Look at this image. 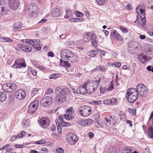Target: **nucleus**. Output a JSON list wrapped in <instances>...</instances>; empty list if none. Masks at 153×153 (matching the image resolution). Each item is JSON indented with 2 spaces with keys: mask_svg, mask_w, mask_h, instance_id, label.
<instances>
[{
  "mask_svg": "<svg viewBox=\"0 0 153 153\" xmlns=\"http://www.w3.org/2000/svg\"><path fill=\"white\" fill-rule=\"evenodd\" d=\"M72 53L69 50L65 49L63 50L61 52V58L64 59L68 60Z\"/></svg>",
  "mask_w": 153,
  "mask_h": 153,
  "instance_id": "4468645a",
  "label": "nucleus"
},
{
  "mask_svg": "<svg viewBox=\"0 0 153 153\" xmlns=\"http://www.w3.org/2000/svg\"><path fill=\"white\" fill-rule=\"evenodd\" d=\"M73 109L72 107H70L66 110V112L67 113L71 114L74 112Z\"/></svg>",
  "mask_w": 153,
  "mask_h": 153,
  "instance_id": "5fc2aeb1",
  "label": "nucleus"
},
{
  "mask_svg": "<svg viewBox=\"0 0 153 153\" xmlns=\"http://www.w3.org/2000/svg\"><path fill=\"white\" fill-rule=\"evenodd\" d=\"M120 29L124 33H127L128 32V30L126 28L121 26L120 27Z\"/></svg>",
  "mask_w": 153,
  "mask_h": 153,
  "instance_id": "49530a36",
  "label": "nucleus"
},
{
  "mask_svg": "<svg viewBox=\"0 0 153 153\" xmlns=\"http://www.w3.org/2000/svg\"><path fill=\"white\" fill-rule=\"evenodd\" d=\"M56 151L57 153H63L64 152L63 149L61 147L57 148L56 149Z\"/></svg>",
  "mask_w": 153,
  "mask_h": 153,
  "instance_id": "de8ad7c7",
  "label": "nucleus"
},
{
  "mask_svg": "<svg viewBox=\"0 0 153 153\" xmlns=\"http://www.w3.org/2000/svg\"><path fill=\"white\" fill-rule=\"evenodd\" d=\"M88 135L90 139H91L94 136V134L92 132H90L88 133Z\"/></svg>",
  "mask_w": 153,
  "mask_h": 153,
  "instance_id": "13d9d810",
  "label": "nucleus"
},
{
  "mask_svg": "<svg viewBox=\"0 0 153 153\" xmlns=\"http://www.w3.org/2000/svg\"><path fill=\"white\" fill-rule=\"evenodd\" d=\"M119 115L121 120H125L126 119V116L123 112L122 111H120L119 114Z\"/></svg>",
  "mask_w": 153,
  "mask_h": 153,
  "instance_id": "58836bf2",
  "label": "nucleus"
},
{
  "mask_svg": "<svg viewBox=\"0 0 153 153\" xmlns=\"http://www.w3.org/2000/svg\"><path fill=\"white\" fill-rule=\"evenodd\" d=\"M53 90L51 88H49L47 90V93L49 94H50L53 93Z\"/></svg>",
  "mask_w": 153,
  "mask_h": 153,
  "instance_id": "4d7b16f0",
  "label": "nucleus"
},
{
  "mask_svg": "<svg viewBox=\"0 0 153 153\" xmlns=\"http://www.w3.org/2000/svg\"><path fill=\"white\" fill-rule=\"evenodd\" d=\"M64 117L67 120H70L73 119L74 116L73 115L67 113L64 115Z\"/></svg>",
  "mask_w": 153,
  "mask_h": 153,
  "instance_id": "72a5a7b5",
  "label": "nucleus"
},
{
  "mask_svg": "<svg viewBox=\"0 0 153 153\" xmlns=\"http://www.w3.org/2000/svg\"><path fill=\"white\" fill-rule=\"evenodd\" d=\"M138 58L141 62L143 64H144L146 62H148L151 59L150 57L147 56L143 54L140 55L138 57Z\"/></svg>",
  "mask_w": 153,
  "mask_h": 153,
  "instance_id": "6ab92c4d",
  "label": "nucleus"
},
{
  "mask_svg": "<svg viewBox=\"0 0 153 153\" xmlns=\"http://www.w3.org/2000/svg\"><path fill=\"white\" fill-rule=\"evenodd\" d=\"M59 65L64 67L66 68H68L71 67L70 64L67 61H64L62 59H60Z\"/></svg>",
  "mask_w": 153,
  "mask_h": 153,
  "instance_id": "5701e85b",
  "label": "nucleus"
},
{
  "mask_svg": "<svg viewBox=\"0 0 153 153\" xmlns=\"http://www.w3.org/2000/svg\"><path fill=\"white\" fill-rule=\"evenodd\" d=\"M45 143V140H42L36 141L34 143L36 144H41L44 143Z\"/></svg>",
  "mask_w": 153,
  "mask_h": 153,
  "instance_id": "c03bdc74",
  "label": "nucleus"
},
{
  "mask_svg": "<svg viewBox=\"0 0 153 153\" xmlns=\"http://www.w3.org/2000/svg\"><path fill=\"white\" fill-rule=\"evenodd\" d=\"M14 146L17 148H22L24 147V145H19L16 144L14 145Z\"/></svg>",
  "mask_w": 153,
  "mask_h": 153,
  "instance_id": "052dcab7",
  "label": "nucleus"
},
{
  "mask_svg": "<svg viewBox=\"0 0 153 153\" xmlns=\"http://www.w3.org/2000/svg\"><path fill=\"white\" fill-rule=\"evenodd\" d=\"M52 16L55 18L58 17L61 14V12L60 10L56 8H53L51 11Z\"/></svg>",
  "mask_w": 153,
  "mask_h": 153,
  "instance_id": "aec40b11",
  "label": "nucleus"
},
{
  "mask_svg": "<svg viewBox=\"0 0 153 153\" xmlns=\"http://www.w3.org/2000/svg\"><path fill=\"white\" fill-rule=\"evenodd\" d=\"M99 69L102 72H104L106 71V68L104 66L100 65L99 66Z\"/></svg>",
  "mask_w": 153,
  "mask_h": 153,
  "instance_id": "864d4df0",
  "label": "nucleus"
},
{
  "mask_svg": "<svg viewBox=\"0 0 153 153\" xmlns=\"http://www.w3.org/2000/svg\"><path fill=\"white\" fill-rule=\"evenodd\" d=\"M75 14L77 17H81L83 16V13L79 11H77Z\"/></svg>",
  "mask_w": 153,
  "mask_h": 153,
  "instance_id": "37998d69",
  "label": "nucleus"
},
{
  "mask_svg": "<svg viewBox=\"0 0 153 153\" xmlns=\"http://www.w3.org/2000/svg\"><path fill=\"white\" fill-rule=\"evenodd\" d=\"M88 54L91 56L94 57L97 54V53L96 51L92 50L89 52Z\"/></svg>",
  "mask_w": 153,
  "mask_h": 153,
  "instance_id": "c9c22d12",
  "label": "nucleus"
},
{
  "mask_svg": "<svg viewBox=\"0 0 153 153\" xmlns=\"http://www.w3.org/2000/svg\"><path fill=\"white\" fill-rule=\"evenodd\" d=\"M104 119L105 123L108 127L114 125L117 122L116 117L113 114L109 115L107 118H105Z\"/></svg>",
  "mask_w": 153,
  "mask_h": 153,
  "instance_id": "6e6552de",
  "label": "nucleus"
},
{
  "mask_svg": "<svg viewBox=\"0 0 153 153\" xmlns=\"http://www.w3.org/2000/svg\"><path fill=\"white\" fill-rule=\"evenodd\" d=\"M110 35L112 38H115L118 41H121L123 40V37L116 30H113L111 33Z\"/></svg>",
  "mask_w": 153,
  "mask_h": 153,
  "instance_id": "f3484780",
  "label": "nucleus"
},
{
  "mask_svg": "<svg viewBox=\"0 0 153 153\" xmlns=\"http://www.w3.org/2000/svg\"><path fill=\"white\" fill-rule=\"evenodd\" d=\"M91 33H88L84 35L83 36V40L85 42H87L89 41L91 39Z\"/></svg>",
  "mask_w": 153,
  "mask_h": 153,
  "instance_id": "c85d7f7f",
  "label": "nucleus"
},
{
  "mask_svg": "<svg viewBox=\"0 0 153 153\" xmlns=\"http://www.w3.org/2000/svg\"><path fill=\"white\" fill-rule=\"evenodd\" d=\"M138 95L142 97H146L148 93L147 88L144 85L140 84H138L136 90Z\"/></svg>",
  "mask_w": 153,
  "mask_h": 153,
  "instance_id": "20e7f679",
  "label": "nucleus"
},
{
  "mask_svg": "<svg viewBox=\"0 0 153 153\" xmlns=\"http://www.w3.org/2000/svg\"><path fill=\"white\" fill-rule=\"evenodd\" d=\"M106 88H105L103 87H100V93H104L106 90Z\"/></svg>",
  "mask_w": 153,
  "mask_h": 153,
  "instance_id": "6e6d98bb",
  "label": "nucleus"
},
{
  "mask_svg": "<svg viewBox=\"0 0 153 153\" xmlns=\"http://www.w3.org/2000/svg\"><path fill=\"white\" fill-rule=\"evenodd\" d=\"M7 5L4 0H0V9Z\"/></svg>",
  "mask_w": 153,
  "mask_h": 153,
  "instance_id": "4c0bfd02",
  "label": "nucleus"
},
{
  "mask_svg": "<svg viewBox=\"0 0 153 153\" xmlns=\"http://www.w3.org/2000/svg\"><path fill=\"white\" fill-rule=\"evenodd\" d=\"M38 10L37 6L34 3H31L28 6V11L30 16L32 17L36 16Z\"/></svg>",
  "mask_w": 153,
  "mask_h": 153,
  "instance_id": "423d86ee",
  "label": "nucleus"
},
{
  "mask_svg": "<svg viewBox=\"0 0 153 153\" xmlns=\"http://www.w3.org/2000/svg\"><path fill=\"white\" fill-rule=\"evenodd\" d=\"M53 102V99L50 96H46L43 98L41 101V104L44 107L50 106Z\"/></svg>",
  "mask_w": 153,
  "mask_h": 153,
  "instance_id": "f8f14e48",
  "label": "nucleus"
},
{
  "mask_svg": "<svg viewBox=\"0 0 153 153\" xmlns=\"http://www.w3.org/2000/svg\"><path fill=\"white\" fill-rule=\"evenodd\" d=\"M39 123L44 128H45L49 125V120L47 117H42L39 120Z\"/></svg>",
  "mask_w": 153,
  "mask_h": 153,
  "instance_id": "dca6fc26",
  "label": "nucleus"
},
{
  "mask_svg": "<svg viewBox=\"0 0 153 153\" xmlns=\"http://www.w3.org/2000/svg\"><path fill=\"white\" fill-rule=\"evenodd\" d=\"M55 92L57 95L55 98V101L56 103L59 104L65 100V95L68 94L69 91L67 88L62 89L60 87H57L55 89Z\"/></svg>",
  "mask_w": 153,
  "mask_h": 153,
  "instance_id": "f257e3e1",
  "label": "nucleus"
},
{
  "mask_svg": "<svg viewBox=\"0 0 153 153\" xmlns=\"http://www.w3.org/2000/svg\"><path fill=\"white\" fill-rule=\"evenodd\" d=\"M35 111V110H34L33 108L32 107H30V106L29 105V108L27 110V112L28 113L30 114H32Z\"/></svg>",
  "mask_w": 153,
  "mask_h": 153,
  "instance_id": "79ce46f5",
  "label": "nucleus"
},
{
  "mask_svg": "<svg viewBox=\"0 0 153 153\" xmlns=\"http://www.w3.org/2000/svg\"><path fill=\"white\" fill-rule=\"evenodd\" d=\"M22 27V24L21 22H18L14 24L13 28V29L16 30H20Z\"/></svg>",
  "mask_w": 153,
  "mask_h": 153,
  "instance_id": "a878e982",
  "label": "nucleus"
},
{
  "mask_svg": "<svg viewBox=\"0 0 153 153\" xmlns=\"http://www.w3.org/2000/svg\"><path fill=\"white\" fill-rule=\"evenodd\" d=\"M80 114L84 117L89 116L91 113V108L87 106H82L79 110Z\"/></svg>",
  "mask_w": 153,
  "mask_h": 153,
  "instance_id": "9d476101",
  "label": "nucleus"
},
{
  "mask_svg": "<svg viewBox=\"0 0 153 153\" xmlns=\"http://www.w3.org/2000/svg\"><path fill=\"white\" fill-rule=\"evenodd\" d=\"M26 65L25 60L23 58H19L16 60L12 67L14 68H25Z\"/></svg>",
  "mask_w": 153,
  "mask_h": 153,
  "instance_id": "9b49d317",
  "label": "nucleus"
},
{
  "mask_svg": "<svg viewBox=\"0 0 153 153\" xmlns=\"http://www.w3.org/2000/svg\"><path fill=\"white\" fill-rule=\"evenodd\" d=\"M26 96L25 91L22 89L18 90L15 93V97L16 98L20 100H24Z\"/></svg>",
  "mask_w": 153,
  "mask_h": 153,
  "instance_id": "ddd939ff",
  "label": "nucleus"
},
{
  "mask_svg": "<svg viewBox=\"0 0 153 153\" xmlns=\"http://www.w3.org/2000/svg\"><path fill=\"white\" fill-rule=\"evenodd\" d=\"M0 41L2 42H13V40L7 37H3L0 38Z\"/></svg>",
  "mask_w": 153,
  "mask_h": 153,
  "instance_id": "2f4dec72",
  "label": "nucleus"
},
{
  "mask_svg": "<svg viewBox=\"0 0 153 153\" xmlns=\"http://www.w3.org/2000/svg\"><path fill=\"white\" fill-rule=\"evenodd\" d=\"M30 124V122L29 120H25L22 122V125L24 128H27L29 126Z\"/></svg>",
  "mask_w": 153,
  "mask_h": 153,
  "instance_id": "f704fd0d",
  "label": "nucleus"
},
{
  "mask_svg": "<svg viewBox=\"0 0 153 153\" xmlns=\"http://www.w3.org/2000/svg\"><path fill=\"white\" fill-rule=\"evenodd\" d=\"M66 14L65 17V18H68L72 16V13L69 9H67L66 10Z\"/></svg>",
  "mask_w": 153,
  "mask_h": 153,
  "instance_id": "e433bc0d",
  "label": "nucleus"
},
{
  "mask_svg": "<svg viewBox=\"0 0 153 153\" xmlns=\"http://www.w3.org/2000/svg\"><path fill=\"white\" fill-rule=\"evenodd\" d=\"M39 104V101L37 100L34 101L33 102H32L29 105L30 106L31 108L32 107L33 108L34 110L36 111V109Z\"/></svg>",
  "mask_w": 153,
  "mask_h": 153,
  "instance_id": "7c9ffc66",
  "label": "nucleus"
},
{
  "mask_svg": "<svg viewBox=\"0 0 153 153\" xmlns=\"http://www.w3.org/2000/svg\"><path fill=\"white\" fill-rule=\"evenodd\" d=\"M48 55L50 57H53L54 56V54L52 52L50 51L48 53Z\"/></svg>",
  "mask_w": 153,
  "mask_h": 153,
  "instance_id": "69168bd1",
  "label": "nucleus"
},
{
  "mask_svg": "<svg viewBox=\"0 0 153 153\" xmlns=\"http://www.w3.org/2000/svg\"><path fill=\"white\" fill-rule=\"evenodd\" d=\"M153 128L152 127L149 128L148 131V134L149 137L153 139Z\"/></svg>",
  "mask_w": 153,
  "mask_h": 153,
  "instance_id": "473e14b6",
  "label": "nucleus"
},
{
  "mask_svg": "<svg viewBox=\"0 0 153 153\" xmlns=\"http://www.w3.org/2000/svg\"><path fill=\"white\" fill-rule=\"evenodd\" d=\"M134 149L131 146H126L123 148V151L124 153H129Z\"/></svg>",
  "mask_w": 153,
  "mask_h": 153,
  "instance_id": "c756f323",
  "label": "nucleus"
},
{
  "mask_svg": "<svg viewBox=\"0 0 153 153\" xmlns=\"http://www.w3.org/2000/svg\"><path fill=\"white\" fill-rule=\"evenodd\" d=\"M6 98V94L5 92L2 91L0 93V102H3Z\"/></svg>",
  "mask_w": 153,
  "mask_h": 153,
  "instance_id": "cd10ccee",
  "label": "nucleus"
},
{
  "mask_svg": "<svg viewBox=\"0 0 153 153\" xmlns=\"http://www.w3.org/2000/svg\"><path fill=\"white\" fill-rule=\"evenodd\" d=\"M78 59L77 56L75 54L72 53L67 60L70 62L74 63L76 62Z\"/></svg>",
  "mask_w": 153,
  "mask_h": 153,
  "instance_id": "4be33fe9",
  "label": "nucleus"
},
{
  "mask_svg": "<svg viewBox=\"0 0 153 153\" xmlns=\"http://www.w3.org/2000/svg\"><path fill=\"white\" fill-rule=\"evenodd\" d=\"M85 19L83 18H75V22H81L85 21Z\"/></svg>",
  "mask_w": 153,
  "mask_h": 153,
  "instance_id": "8fccbe9b",
  "label": "nucleus"
},
{
  "mask_svg": "<svg viewBox=\"0 0 153 153\" xmlns=\"http://www.w3.org/2000/svg\"><path fill=\"white\" fill-rule=\"evenodd\" d=\"M59 74H53L49 76V78L50 79H54L59 77Z\"/></svg>",
  "mask_w": 153,
  "mask_h": 153,
  "instance_id": "ea45409f",
  "label": "nucleus"
},
{
  "mask_svg": "<svg viewBox=\"0 0 153 153\" xmlns=\"http://www.w3.org/2000/svg\"><path fill=\"white\" fill-rule=\"evenodd\" d=\"M62 126L63 127H68L70 126L71 124L65 122H62L61 124Z\"/></svg>",
  "mask_w": 153,
  "mask_h": 153,
  "instance_id": "3c124183",
  "label": "nucleus"
},
{
  "mask_svg": "<svg viewBox=\"0 0 153 153\" xmlns=\"http://www.w3.org/2000/svg\"><path fill=\"white\" fill-rule=\"evenodd\" d=\"M101 102L100 100L99 101H93L92 103L94 105H99L101 104Z\"/></svg>",
  "mask_w": 153,
  "mask_h": 153,
  "instance_id": "603ef678",
  "label": "nucleus"
},
{
  "mask_svg": "<svg viewBox=\"0 0 153 153\" xmlns=\"http://www.w3.org/2000/svg\"><path fill=\"white\" fill-rule=\"evenodd\" d=\"M66 37V35L65 34H62L59 36V38L61 39H65Z\"/></svg>",
  "mask_w": 153,
  "mask_h": 153,
  "instance_id": "e2e57ef3",
  "label": "nucleus"
},
{
  "mask_svg": "<svg viewBox=\"0 0 153 153\" xmlns=\"http://www.w3.org/2000/svg\"><path fill=\"white\" fill-rule=\"evenodd\" d=\"M32 74L34 76H36L37 74V71L34 69H31L30 71Z\"/></svg>",
  "mask_w": 153,
  "mask_h": 153,
  "instance_id": "bf43d9fd",
  "label": "nucleus"
},
{
  "mask_svg": "<svg viewBox=\"0 0 153 153\" xmlns=\"http://www.w3.org/2000/svg\"><path fill=\"white\" fill-rule=\"evenodd\" d=\"M126 94L128 101L131 103L134 102L138 98V93L136 89L134 88H129L127 91Z\"/></svg>",
  "mask_w": 153,
  "mask_h": 153,
  "instance_id": "f03ea898",
  "label": "nucleus"
},
{
  "mask_svg": "<svg viewBox=\"0 0 153 153\" xmlns=\"http://www.w3.org/2000/svg\"><path fill=\"white\" fill-rule=\"evenodd\" d=\"M9 12V10L7 5L0 9V13L3 15L7 14Z\"/></svg>",
  "mask_w": 153,
  "mask_h": 153,
  "instance_id": "b1692460",
  "label": "nucleus"
},
{
  "mask_svg": "<svg viewBox=\"0 0 153 153\" xmlns=\"http://www.w3.org/2000/svg\"><path fill=\"white\" fill-rule=\"evenodd\" d=\"M34 48L37 50V51H40L41 50V47L40 45L38 44H35L33 46Z\"/></svg>",
  "mask_w": 153,
  "mask_h": 153,
  "instance_id": "a19ab883",
  "label": "nucleus"
},
{
  "mask_svg": "<svg viewBox=\"0 0 153 153\" xmlns=\"http://www.w3.org/2000/svg\"><path fill=\"white\" fill-rule=\"evenodd\" d=\"M68 143L71 145H74L78 140L77 137L74 134L71 133H68L66 137Z\"/></svg>",
  "mask_w": 153,
  "mask_h": 153,
  "instance_id": "1a4fd4ad",
  "label": "nucleus"
},
{
  "mask_svg": "<svg viewBox=\"0 0 153 153\" xmlns=\"http://www.w3.org/2000/svg\"><path fill=\"white\" fill-rule=\"evenodd\" d=\"M93 121L91 119H88L86 120H82L80 122L81 125L84 126H89L92 123Z\"/></svg>",
  "mask_w": 153,
  "mask_h": 153,
  "instance_id": "393cba45",
  "label": "nucleus"
},
{
  "mask_svg": "<svg viewBox=\"0 0 153 153\" xmlns=\"http://www.w3.org/2000/svg\"><path fill=\"white\" fill-rule=\"evenodd\" d=\"M91 40L92 46L94 47H96L98 42L96 35L93 34L91 35Z\"/></svg>",
  "mask_w": 153,
  "mask_h": 153,
  "instance_id": "412c9836",
  "label": "nucleus"
},
{
  "mask_svg": "<svg viewBox=\"0 0 153 153\" xmlns=\"http://www.w3.org/2000/svg\"><path fill=\"white\" fill-rule=\"evenodd\" d=\"M76 93L82 95L85 94L87 93H88L87 89L86 86L85 85V83L83 85V86L81 85L77 88Z\"/></svg>",
  "mask_w": 153,
  "mask_h": 153,
  "instance_id": "a211bd4d",
  "label": "nucleus"
},
{
  "mask_svg": "<svg viewBox=\"0 0 153 153\" xmlns=\"http://www.w3.org/2000/svg\"><path fill=\"white\" fill-rule=\"evenodd\" d=\"M148 33L151 36H153V30L151 29L148 30Z\"/></svg>",
  "mask_w": 153,
  "mask_h": 153,
  "instance_id": "338daca9",
  "label": "nucleus"
},
{
  "mask_svg": "<svg viewBox=\"0 0 153 153\" xmlns=\"http://www.w3.org/2000/svg\"><path fill=\"white\" fill-rule=\"evenodd\" d=\"M147 69L149 71H151L153 73V67H152L150 66H148L147 67Z\"/></svg>",
  "mask_w": 153,
  "mask_h": 153,
  "instance_id": "0e129e2a",
  "label": "nucleus"
},
{
  "mask_svg": "<svg viewBox=\"0 0 153 153\" xmlns=\"http://www.w3.org/2000/svg\"><path fill=\"white\" fill-rule=\"evenodd\" d=\"M96 1L99 5H101L105 3V0H96Z\"/></svg>",
  "mask_w": 153,
  "mask_h": 153,
  "instance_id": "09e8293b",
  "label": "nucleus"
},
{
  "mask_svg": "<svg viewBox=\"0 0 153 153\" xmlns=\"http://www.w3.org/2000/svg\"><path fill=\"white\" fill-rule=\"evenodd\" d=\"M21 49L26 52H29L31 51V48L26 45H22L21 47Z\"/></svg>",
  "mask_w": 153,
  "mask_h": 153,
  "instance_id": "bb28decb",
  "label": "nucleus"
},
{
  "mask_svg": "<svg viewBox=\"0 0 153 153\" xmlns=\"http://www.w3.org/2000/svg\"><path fill=\"white\" fill-rule=\"evenodd\" d=\"M17 138V136L16 135H14L11 138V140L12 141L15 140Z\"/></svg>",
  "mask_w": 153,
  "mask_h": 153,
  "instance_id": "680f3d73",
  "label": "nucleus"
},
{
  "mask_svg": "<svg viewBox=\"0 0 153 153\" xmlns=\"http://www.w3.org/2000/svg\"><path fill=\"white\" fill-rule=\"evenodd\" d=\"M136 12L138 15H140V17L141 19L140 22L138 21V22L141 26H143L145 25L146 21L145 10L141 8L140 6H138L136 9Z\"/></svg>",
  "mask_w": 153,
  "mask_h": 153,
  "instance_id": "39448f33",
  "label": "nucleus"
},
{
  "mask_svg": "<svg viewBox=\"0 0 153 153\" xmlns=\"http://www.w3.org/2000/svg\"><path fill=\"white\" fill-rule=\"evenodd\" d=\"M144 152V153H151L149 151V148L148 147H146Z\"/></svg>",
  "mask_w": 153,
  "mask_h": 153,
  "instance_id": "774afa93",
  "label": "nucleus"
},
{
  "mask_svg": "<svg viewBox=\"0 0 153 153\" xmlns=\"http://www.w3.org/2000/svg\"><path fill=\"white\" fill-rule=\"evenodd\" d=\"M9 4L11 9L15 10L18 8L19 2L18 0H9Z\"/></svg>",
  "mask_w": 153,
  "mask_h": 153,
  "instance_id": "2eb2a0df",
  "label": "nucleus"
},
{
  "mask_svg": "<svg viewBox=\"0 0 153 153\" xmlns=\"http://www.w3.org/2000/svg\"><path fill=\"white\" fill-rule=\"evenodd\" d=\"M2 87L4 91L10 93L16 89L17 86L15 83H8L4 84Z\"/></svg>",
  "mask_w": 153,
  "mask_h": 153,
  "instance_id": "0eeeda50",
  "label": "nucleus"
},
{
  "mask_svg": "<svg viewBox=\"0 0 153 153\" xmlns=\"http://www.w3.org/2000/svg\"><path fill=\"white\" fill-rule=\"evenodd\" d=\"M101 80V78L100 77L97 80H91L86 82L85 85L87 87L88 93L91 94L95 91L98 87Z\"/></svg>",
  "mask_w": 153,
  "mask_h": 153,
  "instance_id": "7ed1b4c3",
  "label": "nucleus"
},
{
  "mask_svg": "<svg viewBox=\"0 0 153 153\" xmlns=\"http://www.w3.org/2000/svg\"><path fill=\"white\" fill-rule=\"evenodd\" d=\"M128 111L130 114L131 115H135L136 114V111L133 109H131V108H128Z\"/></svg>",
  "mask_w": 153,
  "mask_h": 153,
  "instance_id": "a18cd8bd",
  "label": "nucleus"
}]
</instances>
